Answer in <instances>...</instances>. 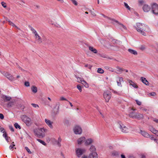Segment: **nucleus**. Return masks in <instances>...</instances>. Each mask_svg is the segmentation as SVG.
<instances>
[{
    "instance_id": "c85d7f7f",
    "label": "nucleus",
    "mask_w": 158,
    "mask_h": 158,
    "mask_svg": "<svg viewBox=\"0 0 158 158\" xmlns=\"http://www.w3.org/2000/svg\"><path fill=\"white\" fill-rule=\"evenodd\" d=\"M136 113H135L133 112L130 113L129 114V116L133 118H136Z\"/></svg>"
},
{
    "instance_id": "a211bd4d",
    "label": "nucleus",
    "mask_w": 158,
    "mask_h": 158,
    "mask_svg": "<svg viewBox=\"0 0 158 158\" xmlns=\"http://www.w3.org/2000/svg\"><path fill=\"white\" fill-rule=\"evenodd\" d=\"M140 80L145 85H149V83L145 78L141 77L140 78Z\"/></svg>"
},
{
    "instance_id": "79ce46f5",
    "label": "nucleus",
    "mask_w": 158,
    "mask_h": 158,
    "mask_svg": "<svg viewBox=\"0 0 158 158\" xmlns=\"http://www.w3.org/2000/svg\"><path fill=\"white\" fill-rule=\"evenodd\" d=\"M51 24L52 25H54L55 27H60V25L57 24L56 23H52Z\"/></svg>"
},
{
    "instance_id": "680f3d73",
    "label": "nucleus",
    "mask_w": 158,
    "mask_h": 158,
    "mask_svg": "<svg viewBox=\"0 0 158 158\" xmlns=\"http://www.w3.org/2000/svg\"><path fill=\"white\" fill-rule=\"evenodd\" d=\"M140 109H142V110L145 112H146L148 110L147 108H143L142 107L140 108Z\"/></svg>"
},
{
    "instance_id": "ddd939ff",
    "label": "nucleus",
    "mask_w": 158,
    "mask_h": 158,
    "mask_svg": "<svg viewBox=\"0 0 158 158\" xmlns=\"http://www.w3.org/2000/svg\"><path fill=\"white\" fill-rule=\"evenodd\" d=\"M85 140V138L84 136H82L78 139L77 140V143L78 144H81Z\"/></svg>"
},
{
    "instance_id": "4468645a",
    "label": "nucleus",
    "mask_w": 158,
    "mask_h": 158,
    "mask_svg": "<svg viewBox=\"0 0 158 158\" xmlns=\"http://www.w3.org/2000/svg\"><path fill=\"white\" fill-rule=\"evenodd\" d=\"M108 18L109 19H110L112 21H114V22H115L118 23L120 25V26L121 27H122L123 28V29H124V30L127 29V28L123 24L119 23L118 21L115 20L114 19H112V18Z\"/></svg>"
},
{
    "instance_id": "c756f323",
    "label": "nucleus",
    "mask_w": 158,
    "mask_h": 158,
    "mask_svg": "<svg viewBox=\"0 0 158 158\" xmlns=\"http://www.w3.org/2000/svg\"><path fill=\"white\" fill-rule=\"evenodd\" d=\"M61 141V139L60 137H59L58 138L57 140H56V142L57 143V145L59 146L60 147L61 146L60 143Z\"/></svg>"
},
{
    "instance_id": "5701e85b",
    "label": "nucleus",
    "mask_w": 158,
    "mask_h": 158,
    "mask_svg": "<svg viewBox=\"0 0 158 158\" xmlns=\"http://www.w3.org/2000/svg\"><path fill=\"white\" fill-rule=\"evenodd\" d=\"M128 51L131 54H133L135 55H137L138 54L137 52L135 50L129 49L128 50Z\"/></svg>"
},
{
    "instance_id": "7ed1b4c3",
    "label": "nucleus",
    "mask_w": 158,
    "mask_h": 158,
    "mask_svg": "<svg viewBox=\"0 0 158 158\" xmlns=\"http://www.w3.org/2000/svg\"><path fill=\"white\" fill-rule=\"evenodd\" d=\"M75 151L77 156L80 157L85 152L86 150L85 148H76Z\"/></svg>"
},
{
    "instance_id": "0e129e2a",
    "label": "nucleus",
    "mask_w": 158,
    "mask_h": 158,
    "mask_svg": "<svg viewBox=\"0 0 158 158\" xmlns=\"http://www.w3.org/2000/svg\"><path fill=\"white\" fill-rule=\"evenodd\" d=\"M9 128H10V130L11 131H14V128L12 126H10Z\"/></svg>"
},
{
    "instance_id": "aec40b11",
    "label": "nucleus",
    "mask_w": 158,
    "mask_h": 158,
    "mask_svg": "<svg viewBox=\"0 0 158 158\" xmlns=\"http://www.w3.org/2000/svg\"><path fill=\"white\" fill-rule=\"evenodd\" d=\"M2 98L4 102H7L10 101L11 99V98L10 96H7L5 95H3L2 97Z\"/></svg>"
},
{
    "instance_id": "8fccbe9b",
    "label": "nucleus",
    "mask_w": 158,
    "mask_h": 158,
    "mask_svg": "<svg viewBox=\"0 0 158 158\" xmlns=\"http://www.w3.org/2000/svg\"><path fill=\"white\" fill-rule=\"evenodd\" d=\"M89 12L91 13V15L93 16H95L96 15L95 13L93 11L91 10H89Z\"/></svg>"
},
{
    "instance_id": "864d4df0",
    "label": "nucleus",
    "mask_w": 158,
    "mask_h": 158,
    "mask_svg": "<svg viewBox=\"0 0 158 158\" xmlns=\"http://www.w3.org/2000/svg\"><path fill=\"white\" fill-rule=\"evenodd\" d=\"M5 139L8 142H9L10 141V137H8V136L6 138H5Z\"/></svg>"
},
{
    "instance_id": "4d7b16f0",
    "label": "nucleus",
    "mask_w": 158,
    "mask_h": 158,
    "mask_svg": "<svg viewBox=\"0 0 158 158\" xmlns=\"http://www.w3.org/2000/svg\"><path fill=\"white\" fill-rule=\"evenodd\" d=\"M135 101L136 102V103L137 105L140 106L141 105V102L138 100H135Z\"/></svg>"
},
{
    "instance_id": "603ef678",
    "label": "nucleus",
    "mask_w": 158,
    "mask_h": 158,
    "mask_svg": "<svg viewBox=\"0 0 158 158\" xmlns=\"http://www.w3.org/2000/svg\"><path fill=\"white\" fill-rule=\"evenodd\" d=\"M149 137H150V138L151 140H154L156 142H157V139H156L154 138L152 136H150Z\"/></svg>"
},
{
    "instance_id": "338daca9",
    "label": "nucleus",
    "mask_w": 158,
    "mask_h": 158,
    "mask_svg": "<svg viewBox=\"0 0 158 158\" xmlns=\"http://www.w3.org/2000/svg\"><path fill=\"white\" fill-rule=\"evenodd\" d=\"M81 158H88V157L87 156L85 155H84L81 156Z\"/></svg>"
},
{
    "instance_id": "e433bc0d",
    "label": "nucleus",
    "mask_w": 158,
    "mask_h": 158,
    "mask_svg": "<svg viewBox=\"0 0 158 158\" xmlns=\"http://www.w3.org/2000/svg\"><path fill=\"white\" fill-rule=\"evenodd\" d=\"M138 4L139 6H141L144 2V0H139L138 1Z\"/></svg>"
},
{
    "instance_id": "49530a36",
    "label": "nucleus",
    "mask_w": 158,
    "mask_h": 158,
    "mask_svg": "<svg viewBox=\"0 0 158 158\" xmlns=\"http://www.w3.org/2000/svg\"><path fill=\"white\" fill-rule=\"evenodd\" d=\"M77 89H78V90L80 91V92H81L82 91V88L80 85H77Z\"/></svg>"
},
{
    "instance_id": "20e7f679",
    "label": "nucleus",
    "mask_w": 158,
    "mask_h": 158,
    "mask_svg": "<svg viewBox=\"0 0 158 158\" xmlns=\"http://www.w3.org/2000/svg\"><path fill=\"white\" fill-rule=\"evenodd\" d=\"M152 11L155 15L158 14V5L156 3H153L151 4Z\"/></svg>"
},
{
    "instance_id": "9d476101",
    "label": "nucleus",
    "mask_w": 158,
    "mask_h": 158,
    "mask_svg": "<svg viewBox=\"0 0 158 158\" xmlns=\"http://www.w3.org/2000/svg\"><path fill=\"white\" fill-rule=\"evenodd\" d=\"M142 8L143 11L145 12H148L151 10L150 6L146 4L143 5Z\"/></svg>"
},
{
    "instance_id": "a18cd8bd",
    "label": "nucleus",
    "mask_w": 158,
    "mask_h": 158,
    "mask_svg": "<svg viewBox=\"0 0 158 158\" xmlns=\"http://www.w3.org/2000/svg\"><path fill=\"white\" fill-rule=\"evenodd\" d=\"M3 136L5 138H6L7 136V133L6 132H5V131H4L3 132Z\"/></svg>"
},
{
    "instance_id": "774afa93",
    "label": "nucleus",
    "mask_w": 158,
    "mask_h": 158,
    "mask_svg": "<svg viewBox=\"0 0 158 158\" xmlns=\"http://www.w3.org/2000/svg\"><path fill=\"white\" fill-rule=\"evenodd\" d=\"M141 158H145V156L144 155V154H142L141 155Z\"/></svg>"
},
{
    "instance_id": "bb28decb",
    "label": "nucleus",
    "mask_w": 158,
    "mask_h": 158,
    "mask_svg": "<svg viewBox=\"0 0 158 158\" xmlns=\"http://www.w3.org/2000/svg\"><path fill=\"white\" fill-rule=\"evenodd\" d=\"M31 89L32 92L34 93H36L37 91V88L35 86H32Z\"/></svg>"
},
{
    "instance_id": "c9c22d12",
    "label": "nucleus",
    "mask_w": 158,
    "mask_h": 158,
    "mask_svg": "<svg viewBox=\"0 0 158 158\" xmlns=\"http://www.w3.org/2000/svg\"><path fill=\"white\" fill-rule=\"evenodd\" d=\"M36 140L38 142H40V143H42L43 145L44 146H46V143L44 141L39 139H37Z\"/></svg>"
},
{
    "instance_id": "7c9ffc66",
    "label": "nucleus",
    "mask_w": 158,
    "mask_h": 158,
    "mask_svg": "<svg viewBox=\"0 0 158 158\" xmlns=\"http://www.w3.org/2000/svg\"><path fill=\"white\" fill-rule=\"evenodd\" d=\"M82 84L84 85L86 87H89V85L87 83L86 81H85L84 79H83L82 80V81H81V83Z\"/></svg>"
},
{
    "instance_id": "4c0bfd02",
    "label": "nucleus",
    "mask_w": 158,
    "mask_h": 158,
    "mask_svg": "<svg viewBox=\"0 0 158 158\" xmlns=\"http://www.w3.org/2000/svg\"><path fill=\"white\" fill-rule=\"evenodd\" d=\"M14 126L16 129L18 128L20 129L21 128L20 126L17 123H15Z\"/></svg>"
},
{
    "instance_id": "052dcab7",
    "label": "nucleus",
    "mask_w": 158,
    "mask_h": 158,
    "mask_svg": "<svg viewBox=\"0 0 158 158\" xmlns=\"http://www.w3.org/2000/svg\"><path fill=\"white\" fill-rule=\"evenodd\" d=\"M149 94L151 96H154L156 95V93L155 92H152L150 93Z\"/></svg>"
},
{
    "instance_id": "393cba45",
    "label": "nucleus",
    "mask_w": 158,
    "mask_h": 158,
    "mask_svg": "<svg viewBox=\"0 0 158 158\" xmlns=\"http://www.w3.org/2000/svg\"><path fill=\"white\" fill-rule=\"evenodd\" d=\"M89 49L90 50L94 53H97V50L93 47L89 46Z\"/></svg>"
},
{
    "instance_id": "72a5a7b5",
    "label": "nucleus",
    "mask_w": 158,
    "mask_h": 158,
    "mask_svg": "<svg viewBox=\"0 0 158 158\" xmlns=\"http://www.w3.org/2000/svg\"><path fill=\"white\" fill-rule=\"evenodd\" d=\"M76 77L77 79V81L79 83H81L82 80L83 79L81 77H79L76 76Z\"/></svg>"
},
{
    "instance_id": "bf43d9fd",
    "label": "nucleus",
    "mask_w": 158,
    "mask_h": 158,
    "mask_svg": "<svg viewBox=\"0 0 158 158\" xmlns=\"http://www.w3.org/2000/svg\"><path fill=\"white\" fill-rule=\"evenodd\" d=\"M119 81L121 82H123V79L122 77H119Z\"/></svg>"
},
{
    "instance_id": "f8f14e48",
    "label": "nucleus",
    "mask_w": 158,
    "mask_h": 158,
    "mask_svg": "<svg viewBox=\"0 0 158 158\" xmlns=\"http://www.w3.org/2000/svg\"><path fill=\"white\" fill-rule=\"evenodd\" d=\"M35 38L36 39L37 43L38 44H40L42 42V39L39 34L37 33L35 35Z\"/></svg>"
},
{
    "instance_id": "a878e982",
    "label": "nucleus",
    "mask_w": 158,
    "mask_h": 158,
    "mask_svg": "<svg viewBox=\"0 0 158 158\" xmlns=\"http://www.w3.org/2000/svg\"><path fill=\"white\" fill-rule=\"evenodd\" d=\"M6 21H7L9 23V24L13 27H15L17 29H20V28H19L16 25H15L11 21L9 20H6Z\"/></svg>"
},
{
    "instance_id": "423d86ee",
    "label": "nucleus",
    "mask_w": 158,
    "mask_h": 158,
    "mask_svg": "<svg viewBox=\"0 0 158 158\" xmlns=\"http://www.w3.org/2000/svg\"><path fill=\"white\" fill-rule=\"evenodd\" d=\"M103 95L106 101L107 102H108L111 98L110 92L108 91L104 92Z\"/></svg>"
},
{
    "instance_id": "ea45409f",
    "label": "nucleus",
    "mask_w": 158,
    "mask_h": 158,
    "mask_svg": "<svg viewBox=\"0 0 158 158\" xmlns=\"http://www.w3.org/2000/svg\"><path fill=\"white\" fill-rule=\"evenodd\" d=\"M102 15L104 17L106 18L108 20V21H109V22L111 23H113L114 21H112L110 19H109L108 18H109L108 17L102 14Z\"/></svg>"
},
{
    "instance_id": "5fc2aeb1",
    "label": "nucleus",
    "mask_w": 158,
    "mask_h": 158,
    "mask_svg": "<svg viewBox=\"0 0 158 158\" xmlns=\"http://www.w3.org/2000/svg\"><path fill=\"white\" fill-rule=\"evenodd\" d=\"M60 101H68V100L65 98H64V97H61L60 98Z\"/></svg>"
},
{
    "instance_id": "f257e3e1",
    "label": "nucleus",
    "mask_w": 158,
    "mask_h": 158,
    "mask_svg": "<svg viewBox=\"0 0 158 158\" xmlns=\"http://www.w3.org/2000/svg\"><path fill=\"white\" fill-rule=\"evenodd\" d=\"M135 27L138 32L144 36L146 35L144 31L149 32L150 31V30L147 25L140 23H137Z\"/></svg>"
},
{
    "instance_id": "13d9d810",
    "label": "nucleus",
    "mask_w": 158,
    "mask_h": 158,
    "mask_svg": "<svg viewBox=\"0 0 158 158\" xmlns=\"http://www.w3.org/2000/svg\"><path fill=\"white\" fill-rule=\"evenodd\" d=\"M112 155L114 156H116L118 155V153L117 152H114L112 153Z\"/></svg>"
},
{
    "instance_id": "f704fd0d",
    "label": "nucleus",
    "mask_w": 158,
    "mask_h": 158,
    "mask_svg": "<svg viewBox=\"0 0 158 158\" xmlns=\"http://www.w3.org/2000/svg\"><path fill=\"white\" fill-rule=\"evenodd\" d=\"M97 72L99 73L102 74L104 73V71L102 69L99 68L98 69Z\"/></svg>"
},
{
    "instance_id": "6e6552de",
    "label": "nucleus",
    "mask_w": 158,
    "mask_h": 158,
    "mask_svg": "<svg viewBox=\"0 0 158 158\" xmlns=\"http://www.w3.org/2000/svg\"><path fill=\"white\" fill-rule=\"evenodd\" d=\"M119 127L122 132L124 133H127L129 131V129L123 125H119Z\"/></svg>"
},
{
    "instance_id": "dca6fc26",
    "label": "nucleus",
    "mask_w": 158,
    "mask_h": 158,
    "mask_svg": "<svg viewBox=\"0 0 158 158\" xmlns=\"http://www.w3.org/2000/svg\"><path fill=\"white\" fill-rule=\"evenodd\" d=\"M89 158H98V156L96 152L90 153L89 156Z\"/></svg>"
},
{
    "instance_id": "cd10ccee",
    "label": "nucleus",
    "mask_w": 158,
    "mask_h": 158,
    "mask_svg": "<svg viewBox=\"0 0 158 158\" xmlns=\"http://www.w3.org/2000/svg\"><path fill=\"white\" fill-rule=\"evenodd\" d=\"M143 118V115L142 114L136 113V118L142 119Z\"/></svg>"
},
{
    "instance_id": "58836bf2",
    "label": "nucleus",
    "mask_w": 158,
    "mask_h": 158,
    "mask_svg": "<svg viewBox=\"0 0 158 158\" xmlns=\"http://www.w3.org/2000/svg\"><path fill=\"white\" fill-rule=\"evenodd\" d=\"M15 146L14 144V142H13L11 143V145H10L9 147V148L10 149H12L13 147Z\"/></svg>"
},
{
    "instance_id": "69168bd1",
    "label": "nucleus",
    "mask_w": 158,
    "mask_h": 158,
    "mask_svg": "<svg viewBox=\"0 0 158 158\" xmlns=\"http://www.w3.org/2000/svg\"><path fill=\"white\" fill-rule=\"evenodd\" d=\"M117 83L118 85V86H121V82H120L119 81H117Z\"/></svg>"
},
{
    "instance_id": "4be33fe9",
    "label": "nucleus",
    "mask_w": 158,
    "mask_h": 158,
    "mask_svg": "<svg viewBox=\"0 0 158 158\" xmlns=\"http://www.w3.org/2000/svg\"><path fill=\"white\" fill-rule=\"evenodd\" d=\"M15 105V101L13 100L10 101L7 104V106L8 107H11Z\"/></svg>"
},
{
    "instance_id": "412c9836",
    "label": "nucleus",
    "mask_w": 158,
    "mask_h": 158,
    "mask_svg": "<svg viewBox=\"0 0 158 158\" xmlns=\"http://www.w3.org/2000/svg\"><path fill=\"white\" fill-rule=\"evenodd\" d=\"M128 82L129 83L130 85H132L133 87L136 88H137L138 87L137 85L133 82L132 81L129 80H128Z\"/></svg>"
},
{
    "instance_id": "1a4fd4ad",
    "label": "nucleus",
    "mask_w": 158,
    "mask_h": 158,
    "mask_svg": "<svg viewBox=\"0 0 158 158\" xmlns=\"http://www.w3.org/2000/svg\"><path fill=\"white\" fill-rule=\"evenodd\" d=\"M3 74L4 76L10 81H12L15 80V78L14 77L8 73H5Z\"/></svg>"
},
{
    "instance_id": "37998d69",
    "label": "nucleus",
    "mask_w": 158,
    "mask_h": 158,
    "mask_svg": "<svg viewBox=\"0 0 158 158\" xmlns=\"http://www.w3.org/2000/svg\"><path fill=\"white\" fill-rule=\"evenodd\" d=\"M85 67H88L89 69H91L92 66L90 65H89L87 64H86L85 65Z\"/></svg>"
},
{
    "instance_id": "9b49d317",
    "label": "nucleus",
    "mask_w": 158,
    "mask_h": 158,
    "mask_svg": "<svg viewBox=\"0 0 158 158\" xmlns=\"http://www.w3.org/2000/svg\"><path fill=\"white\" fill-rule=\"evenodd\" d=\"M116 69L115 72L117 74H120L121 73L123 72L124 71L125 69L123 68H121L118 66L116 67Z\"/></svg>"
},
{
    "instance_id": "0eeeda50",
    "label": "nucleus",
    "mask_w": 158,
    "mask_h": 158,
    "mask_svg": "<svg viewBox=\"0 0 158 158\" xmlns=\"http://www.w3.org/2000/svg\"><path fill=\"white\" fill-rule=\"evenodd\" d=\"M21 119L27 125H29L31 121V119L25 115H23L21 117Z\"/></svg>"
},
{
    "instance_id": "2eb2a0df",
    "label": "nucleus",
    "mask_w": 158,
    "mask_h": 158,
    "mask_svg": "<svg viewBox=\"0 0 158 158\" xmlns=\"http://www.w3.org/2000/svg\"><path fill=\"white\" fill-rule=\"evenodd\" d=\"M45 122L46 124L51 128H53V126L52 125V122H51L50 120L47 119H45Z\"/></svg>"
},
{
    "instance_id": "2f4dec72",
    "label": "nucleus",
    "mask_w": 158,
    "mask_h": 158,
    "mask_svg": "<svg viewBox=\"0 0 158 158\" xmlns=\"http://www.w3.org/2000/svg\"><path fill=\"white\" fill-rule=\"evenodd\" d=\"M29 27L31 30L32 31V33L34 34V35L37 33V32L32 27L29 26Z\"/></svg>"
},
{
    "instance_id": "39448f33",
    "label": "nucleus",
    "mask_w": 158,
    "mask_h": 158,
    "mask_svg": "<svg viewBox=\"0 0 158 158\" xmlns=\"http://www.w3.org/2000/svg\"><path fill=\"white\" fill-rule=\"evenodd\" d=\"M73 131L74 133L77 135H80L82 132V130L81 128L78 126H75L73 129Z\"/></svg>"
},
{
    "instance_id": "f3484780",
    "label": "nucleus",
    "mask_w": 158,
    "mask_h": 158,
    "mask_svg": "<svg viewBox=\"0 0 158 158\" xmlns=\"http://www.w3.org/2000/svg\"><path fill=\"white\" fill-rule=\"evenodd\" d=\"M140 133L144 137L147 138H149L150 137V135L146 132L144 131L140 130Z\"/></svg>"
},
{
    "instance_id": "b1692460",
    "label": "nucleus",
    "mask_w": 158,
    "mask_h": 158,
    "mask_svg": "<svg viewBox=\"0 0 158 158\" xmlns=\"http://www.w3.org/2000/svg\"><path fill=\"white\" fill-rule=\"evenodd\" d=\"M89 151L91 153L96 152V148L93 145H91L90 148L89 149Z\"/></svg>"
},
{
    "instance_id": "473e14b6",
    "label": "nucleus",
    "mask_w": 158,
    "mask_h": 158,
    "mask_svg": "<svg viewBox=\"0 0 158 158\" xmlns=\"http://www.w3.org/2000/svg\"><path fill=\"white\" fill-rule=\"evenodd\" d=\"M149 130L153 133L154 134L157 130L155 129L152 127L150 126L149 127Z\"/></svg>"
},
{
    "instance_id": "3c124183",
    "label": "nucleus",
    "mask_w": 158,
    "mask_h": 158,
    "mask_svg": "<svg viewBox=\"0 0 158 158\" xmlns=\"http://www.w3.org/2000/svg\"><path fill=\"white\" fill-rule=\"evenodd\" d=\"M31 105L33 107L35 108L39 107V106L37 104H36L34 103H32Z\"/></svg>"
},
{
    "instance_id": "c03bdc74",
    "label": "nucleus",
    "mask_w": 158,
    "mask_h": 158,
    "mask_svg": "<svg viewBox=\"0 0 158 158\" xmlns=\"http://www.w3.org/2000/svg\"><path fill=\"white\" fill-rule=\"evenodd\" d=\"M1 4L3 7L6 8V3L4 2H1Z\"/></svg>"
},
{
    "instance_id": "f03ea898",
    "label": "nucleus",
    "mask_w": 158,
    "mask_h": 158,
    "mask_svg": "<svg viewBox=\"0 0 158 158\" xmlns=\"http://www.w3.org/2000/svg\"><path fill=\"white\" fill-rule=\"evenodd\" d=\"M47 130L44 128L35 129L34 130L35 135L40 138H43L45 136V132H47Z\"/></svg>"
},
{
    "instance_id": "de8ad7c7",
    "label": "nucleus",
    "mask_w": 158,
    "mask_h": 158,
    "mask_svg": "<svg viewBox=\"0 0 158 158\" xmlns=\"http://www.w3.org/2000/svg\"><path fill=\"white\" fill-rule=\"evenodd\" d=\"M25 149L26 150V151L30 154H31V152L30 150V149L28 148V147H25Z\"/></svg>"
},
{
    "instance_id": "6ab92c4d",
    "label": "nucleus",
    "mask_w": 158,
    "mask_h": 158,
    "mask_svg": "<svg viewBox=\"0 0 158 158\" xmlns=\"http://www.w3.org/2000/svg\"><path fill=\"white\" fill-rule=\"evenodd\" d=\"M85 145H90L93 142V140L90 138L87 139H85Z\"/></svg>"
},
{
    "instance_id": "a19ab883",
    "label": "nucleus",
    "mask_w": 158,
    "mask_h": 158,
    "mask_svg": "<svg viewBox=\"0 0 158 158\" xmlns=\"http://www.w3.org/2000/svg\"><path fill=\"white\" fill-rule=\"evenodd\" d=\"M125 6L128 10H130V7L128 5V4L126 2H124Z\"/></svg>"
},
{
    "instance_id": "09e8293b",
    "label": "nucleus",
    "mask_w": 158,
    "mask_h": 158,
    "mask_svg": "<svg viewBox=\"0 0 158 158\" xmlns=\"http://www.w3.org/2000/svg\"><path fill=\"white\" fill-rule=\"evenodd\" d=\"M24 85L25 86L28 87L30 86V83L28 81H26L25 82Z\"/></svg>"
},
{
    "instance_id": "6e6d98bb",
    "label": "nucleus",
    "mask_w": 158,
    "mask_h": 158,
    "mask_svg": "<svg viewBox=\"0 0 158 158\" xmlns=\"http://www.w3.org/2000/svg\"><path fill=\"white\" fill-rule=\"evenodd\" d=\"M72 2L75 5L77 6V3L75 0H71Z\"/></svg>"
},
{
    "instance_id": "e2e57ef3",
    "label": "nucleus",
    "mask_w": 158,
    "mask_h": 158,
    "mask_svg": "<svg viewBox=\"0 0 158 158\" xmlns=\"http://www.w3.org/2000/svg\"><path fill=\"white\" fill-rule=\"evenodd\" d=\"M4 118V115H3V114H0V118L1 119H3Z\"/></svg>"
}]
</instances>
